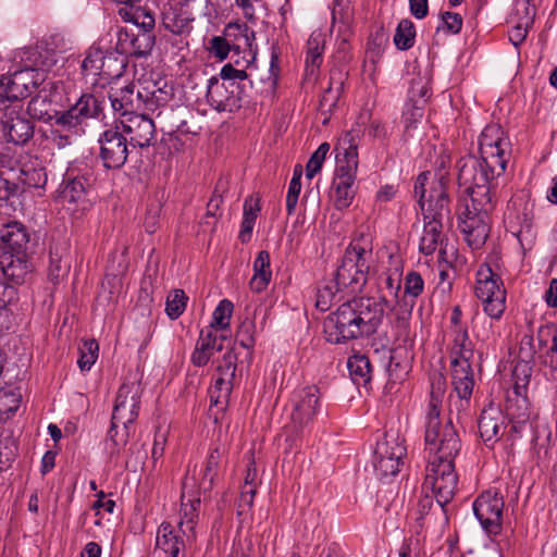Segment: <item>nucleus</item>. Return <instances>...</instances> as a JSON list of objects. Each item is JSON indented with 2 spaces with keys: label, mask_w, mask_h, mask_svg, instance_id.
Returning a JSON list of instances; mask_svg holds the SVG:
<instances>
[{
  "label": "nucleus",
  "mask_w": 557,
  "mask_h": 557,
  "mask_svg": "<svg viewBox=\"0 0 557 557\" xmlns=\"http://www.w3.org/2000/svg\"><path fill=\"white\" fill-rule=\"evenodd\" d=\"M429 172H422L418 175L416 182H414V196L418 197V202L420 205V208L422 210V213H424V209H426L429 197L425 198L426 193V183L429 178Z\"/></svg>",
  "instance_id": "62"
},
{
  "label": "nucleus",
  "mask_w": 557,
  "mask_h": 557,
  "mask_svg": "<svg viewBox=\"0 0 557 557\" xmlns=\"http://www.w3.org/2000/svg\"><path fill=\"white\" fill-rule=\"evenodd\" d=\"M0 126L5 141L16 146L27 144L34 136V124L16 110L4 111L0 117Z\"/></svg>",
  "instance_id": "19"
},
{
  "label": "nucleus",
  "mask_w": 557,
  "mask_h": 557,
  "mask_svg": "<svg viewBox=\"0 0 557 557\" xmlns=\"http://www.w3.org/2000/svg\"><path fill=\"white\" fill-rule=\"evenodd\" d=\"M122 133L128 135L129 145L147 148L156 140V125L151 117L141 113L127 115L120 121Z\"/></svg>",
  "instance_id": "20"
},
{
  "label": "nucleus",
  "mask_w": 557,
  "mask_h": 557,
  "mask_svg": "<svg viewBox=\"0 0 557 557\" xmlns=\"http://www.w3.org/2000/svg\"><path fill=\"white\" fill-rule=\"evenodd\" d=\"M234 380L218 375L210 388V400L213 405L226 404L233 389Z\"/></svg>",
  "instance_id": "52"
},
{
  "label": "nucleus",
  "mask_w": 557,
  "mask_h": 557,
  "mask_svg": "<svg viewBox=\"0 0 557 557\" xmlns=\"http://www.w3.org/2000/svg\"><path fill=\"white\" fill-rule=\"evenodd\" d=\"M223 35L227 41L232 44L233 50L239 53L242 50L248 49L252 55H256L253 42L256 39L255 32L247 24L240 22H230L226 24Z\"/></svg>",
  "instance_id": "29"
},
{
  "label": "nucleus",
  "mask_w": 557,
  "mask_h": 557,
  "mask_svg": "<svg viewBox=\"0 0 557 557\" xmlns=\"http://www.w3.org/2000/svg\"><path fill=\"white\" fill-rule=\"evenodd\" d=\"M451 385L457 394V400L451 399L449 413L453 414V407L457 408V418L460 419L461 409L469 405L474 387V375L471 362L450 361Z\"/></svg>",
  "instance_id": "17"
},
{
  "label": "nucleus",
  "mask_w": 557,
  "mask_h": 557,
  "mask_svg": "<svg viewBox=\"0 0 557 557\" xmlns=\"http://www.w3.org/2000/svg\"><path fill=\"white\" fill-rule=\"evenodd\" d=\"M213 362L216 363L218 375L232 380L235 379V372L237 368V354L235 352V349L232 345L226 347L223 356L221 358H216Z\"/></svg>",
  "instance_id": "50"
},
{
  "label": "nucleus",
  "mask_w": 557,
  "mask_h": 557,
  "mask_svg": "<svg viewBox=\"0 0 557 557\" xmlns=\"http://www.w3.org/2000/svg\"><path fill=\"white\" fill-rule=\"evenodd\" d=\"M53 121L54 125L58 126L60 131H72L74 133H77L78 126L83 123V120L74 112L72 107L63 112L57 110V115Z\"/></svg>",
  "instance_id": "55"
},
{
  "label": "nucleus",
  "mask_w": 557,
  "mask_h": 557,
  "mask_svg": "<svg viewBox=\"0 0 557 557\" xmlns=\"http://www.w3.org/2000/svg\"><path fill=\"white\" fill-rule=\"evenodd\" d=\"M300 190L301 182L297 181V178H292L286 195V211L288 215L295 212Z\"/></svg>",
  "instance_id": "63"
},
{
  "label": "nucleus",
  "mask_w": 557,
  "mask_h": 557,
  "mask_svg": "<svg viewBox=\"0 0 557 557\" xmlns=\"http://www.w3.org/2000/svg\"><path fill=\"white\" fill-rule=\"evenodd\" d=\"M27 113L32 119L52 123L57 115V109L46 91H39L30 99L27 106Z\"/></svg>",
  "instance_id": "35"
},
{
  "label": "nucleus",
  "mask_w": 557,
  "mask_h": 557,
  "mask_svg": "<svg viewBox=\"0 0 557 557\" xmlns=\"http://www.w3.org/2000/svg\"><path fill=\"white\" fill-rule=\"evenodd\" d=\"M443 28L451 34H458L462 26V17L458 13L445 12L442 14Z\"/></svg>",
  "instance_id": "64"
},
{
  "label": "nucleus",
  "mask_w": 557,
  "mask_h": 557,
  "mask_svg": "<svg viewBox=\"0 0 557 557\" xmlns=\"http://www.w3.org/2000/svg\"><path fill=\"white\" fill-rule=\"evenodd\" d=\"M100 151L99 158L108 170H119L127 161L128 141L120 126L115 125L106 129L98 139Z\"/></svg>",
  "instance_id": "14"
},
{
  "label": "nucleus",
  "mask_w": 557,
  "mask_h": 557,
  "mask_svg": "<svg viewBox=\"0 0 557 557\" xmlns=\"http://www.w3.org/2000/svg\"><path fill=\"white\" fill-rule=\"evenodd\" d=\"M141 395L143 388L137 381L124 382L120 386L112 412L114 423L121 422L126 428L136 421L139 414Z\"/></svg>",
  "instance_id": "15"
},
{
  "label": "nucleus",
  "mask_w": 557,
  "mask_h": 557,
  "mask_svg": "<svg viewBox=\"0 0 557 557\" xmlns=\"http://www.w3.org/2000/svg\"><path fill=\"white\" fill-rule=\"evenodd\" d=\"M469 196V201L458 213V227L467 244L473 248L482 247L488 237V214L495 208L496 184H459Z\"/></svg>",
  "instance_id": "5"
},
{
  "label": "nucleus",
  "mask_w": 557,
  "mask_h": 557,
  "mask_svg": "<svg viewBox=\"0 0 557 557\" xmlns=\"http://www.w3.org/2000/svg\"><path fill=\"white\" fill-rule=\"evenodd\" d=\"M338 79H335V73H331L329 86L324 89L320 98L319 110L324 115L331 113L332 110L336 107L343 91V81L341 73H338Z\"/></svg>",
  "instance_id": "40"
},
{
  "label": "nucleus",
  "mask_w": 557,
  "mask_h": 557,
  "mask_svg": "<svg viewBox=\"0 0 557 557\" xmlns=\"http://www.w3.org/2000/svg\"><path fill=\"white\" fill-rule=\"evenodd\" d=\"M108 97L112 109L119 112L123 119L136 113V110L141 109L139 89L135 92V85L133 83L124 87L111 88Z\"/></svg>",
  "instance_id": "25"
},
{
  "label": "nucleus",
  "mask_w": 557,
  "mask_h": 557,
  "mask_svg": "<svg viewBox=\"0 0 557 557\" xmlns=\"http://www.w3.org/2000/svg\"><path fill=\"white\" fill-rule=\"evenodd\" d=\"M359 135L354 131L347 132L339 141L344 150L343 159H338V166L333 182L335 189L334 205L336 209L348 208L355 197L354 184L358 170Z\"/></svg>",
  "instance_id": "8"
},
{
  "label": "nucleus",
  "mask_w": 557,
  "mask_h": 557,
  "mask_svg": "<svg viewBox=\"0 0 557 557\" xmlns=\"http://www.w3.org/2000/svg\"><path fill=\"white\" fill-rule=\"evenodd\" d=\"M451 335L450 361L471 362L474 356V348L470 341L468 329H459L457 332H453Z\"/></svg>",
  "instance_id": "36"
},
{
  "label": "nucleus",
  "mask_w": 557,
  "mask_h": 557,
  "mask_svg": "<svg viewBox=\"0 0 557 557\" xmlns=\"http://www.w3.org/2000/svg\"><path fill=\"white\" fill-rule=\"evenodd\" d=\"M480 158L468 154L457 162L458 184L491 183L505 171L511 153V143L498 124H488L479 137Z\"/></svg>",
  "instance_id": "1"
},
{
  "label": "nucleus",
  "mask_w": 557,
  "mask_h": 557,
  "mask_svg": "<svg viewBox=\"0 0 557 557\" xmlns=\"http://www.w3.org/2000/svg\"><path fill=\"white\" fill-rule=\"evenodd\" d=\"M188 297L183 289L172 290L165 302V312L171 320H176L186 309Z\"/></svg>",
  "instance_id": "51"
},
{
  "label": "nucleus",
  "mask_w": 557,
  "mask_h": 557,
  "mask_svg": "<svg viewBox=\"0 0 557 557\" xmlns=\"http://www.w3.org/2000/svg\"><path fill=\"white\" fill-rule=\"evenodd\" d=\"M448 185V175L441 173L430 187L428 206L423 213V235L419 245L420 251L425 256L432 255L440 248V259L442 260H446L443 228L445 222H449L451 216Z\"/></svg>",
  "instance_id": "6"
},
{
  "label": "nucleus",
  "mask_w": 557,
  "mask_h": 557,
  "mask_svg": "<svg viewBox=\"0 0 557 557\" xmlns=\"http://www.w3.org/2000/svg\"><path fill=\"white\" fill-rule=\"evenodd\" d=\"M403 460L395 458L379 457L377 454L373 456V467L380 478L393 476L399 472V467Z\"/></svg>",
  "instance_id": "56"
},
{
  "label": "nucleus",
  "mask_w": 557,
  "mask_h": 557,
  "mask_svg": "<svg viewBox=\"0 0 557 557\" xmlns=\"http://www.w3.org/2000/svg\"><path fill=\"white\" fill-rule=\"evenodd\" d=\"M99 352V345L95 339L85 341L79 347L78 367L82 371H88L96 362Z\"/></svg>",
  "instance_id": "54"
},
{
  "label": "nucleus",
  "mask_w": 557,
  "mask_h": 557,
  "mask_svg": "<svg viewBox=\"0 0 557 557\" xmlns=\"http://www.w3.org/2000/svg\"><path fill=\"white\" fill-rule=\"evenodd\" d=\"M249 74L244 70L235 69L231 63L223 65L220 72V82L242 84L243 81L247 79Z\"/></svg>",
  "instance_id": "61"
},
{
  "label": "nucleus",
  "mask_w": 557,
  "mask_h": 557,
  "mask_svg": "<svg viewBox=\"0 0 557 557\" xmlns=\"http://www.w3.org/2000/svg\"><path fill=\"white\" fill-rule=\"evenodd\" d=\"M71 50V41L61 34H51L40 41L28 53V60L42 72H49L60 62L64 54Z\"/></svg>",
  "instance_id": "13"
},
{
  "label": "nucleus",
  "mask_w": 557,
  "mask_h": 557,
  "mask_svg": "<svg viewBox=\"0 0 557 557\" xmlns=\"http://www.w3.org/2000/svg\"><path fill=\"white\" fill-rule=\"evenodd\" d=\"M172 97L173 88L166 83L160 86L158 82H152L139 89L141 108L151 112L165 106Z\"/></svg>",
  "instance_id": "30"
},
{
  "label": "nucleus",
  "mask_w": 557,
  "mask_h": 557,
  "mask_svg": "<svg viewBox=\"0 0 557 557\" xmlns=\"http://www.w3.org/2000/svg\"><path fill=\"white\" fill-rule=\"evenodd\" d=\"M21 395L14 392L0 393V414L10 417L16 412L20 407Z\"/></svg>",
  "instance_id": "58"
},
{
  "label": "nucleus",
  "mask_w": 557,
  "mask_h": 557,
  "mask_svg": "<svg viewBox=\"0 0 557 557\" xmlns=\"http://www.w3.org/2000/svg\"><path fill=\"white\" fill-rule=\"evenodd\" d=\"M381 301L371 297H359L342 304L324 320L325 338L332 344L369 336L376 332L383 318Z\"/></svg>",
  "instance_id": "2"
},
{
  "label": "nucleus",
  "mask_w": 557,
  "mask_h": 557,
  "mask_svg": "<svg viewBox=\"0 0 557 557\" xmlns=\"http://www.w3.org/2000/svg\"><path fill=\"white\" fill-rule=\"evenodd\" d=\"M164 28L174 35H188L193 29L194 15L184 10L169 4L164 7L161 14Z\"/></svg>",
  "instance_id": "27"
},
{
  "label": "nucleus",
  "mask_w": 557,
  "mask_h": 557,
  "mask_svg": "<svg viewBox=\"0 0 557 557\" xmlns=\"http://www.w3.org/2000/svg\"><path fill=\"white\" fill-rule=\"evenodd\" d=\"M347 367L355 384L368 387L371 381L372 366L364 355H354L348 358Z\"/></svg>",
  "instance_id": "37"
},
{
  "label": "nucleus",
  "mask_w": 557,
  "mask_h": 557,
  "mask_svg": "<svg viewBox=\"0 0 557 557\" xmlns=\"http://www.w3.org/2000/svg\"><path fill=\"white\" fill-rule=\"evenodd\" d=\"M121 422H115L114 419H111V426L108 431L107 438V447L110 450L111 455H117L122 447H124L128 441L129 436V426L122 425L120 428Z\"/></svg>",
  "instance_id": "46"
},
{
  "label": "nucleus",
  "mask_w": 557,
  "mask_h": 557,
  "mask_svg": "<svg viewBox=\"0 0 557 557\" xmlns=\"http://www.w3.org/2000/svg\"><path fill=\"white\" fill-rule=\"evenodd\" d=\"M104 57L106 51L97 45L90 46L84 53L81 62V75L92 86L98 84V77L101 76Z\"/></svg>",
  "instance_id": "32"
},
{
  "label": "nucleus",
  "mask_w": 557,
  "mask_h": 557,
  "mask_svg": "<svg viewBox=\"0 0 557 557\" xmlns=\"http://www.w3.org/2000/svg\"><path fill=\"white\" fill-rule=\"evenodd\" d=\"M29 233L24 224L13 221L0 230V253L25 256L29 250Z\"/></svg>",
  "instance_id": "24"
},
{
  "label": "nucleus",
  "mask_w": 557,
  "mask_h": 557,
  "mask_svg": "<svg viewBox=\"0 0 557 557\" xmlns=\"http://www.w3.org/2000/svg\"><path fill=\"white\" fill-rule=\"evenodd\" d=\"M126 65L127 63L124 57L106 52L104 64L101 70L100 78L107 83L119 78L124 73Z\"/></svg>",
  "instance_id": "47"
},
{
  "label": "nucleus",
  "mask_w": 557,
  "mask_h": 557,
  "mask_svg": "<svg viewBox=\"0 0 557 557\" xmlns=\"http://www.w3.org/2000/svg\"><path fill=\"white\" fill-rule=\"evenodd\" d=\"M223 457V451L220 448H214L210 451L202 475V486L205 491L212 488L215 478L220 470V463Z\"/></svg>",
  "instance_id": "48"
},
{
  "label": "nucleus",
  "mask_w": 557,
  "mask_h": 557,
  "mask_svg": "<svg viewBox=\"0 0 557 557\" xmlns=\"http://www.w3.org/2000/svg\"><path fill=\"white\" fill-rule=\"evenodd\" d=\"M457 483L458 475L455 471V458L428 456L422 488L430 490L434 494L436 504L442 509L453 499Z\"/></svg>",
  "instance_id": "9"
},
{
  "label": "nucleus",
  "mask_w": 557,
  "mask_h": 557,
  "mask_svg": "<svg viewBox=\"0 0 557 557\" xmlns=\"http://www.w3.org/2000/svg\"><path fill=\"white\" fill-rule=\"evenodd\" d=\"M329 151H330V145L327 143H323L311 154V157L306 165L307 178L311 180L317 173L320 172Z\"/></svg>",
  "instance_id": "57"
},
{
  "label": "nucleus",
  "mask_w": 557,
  "mask_h": 557,
  "mask_svg": "<svg viewBox=\"0 0 557 557\" xmlns=\"http://www.w3.org/2000/svg\"><path fill=\"white\" fill-rule=\"evenodd\" d=\"M372 257V243L369 236L360 234L346 248L344 257L335 273L336 292L350 288L359 290L366 283Z\"/></svg>",
  "instance_id": "7"
},
{
  "label": "nucleus",
  "mask_w": 557,
  "mask_h": 557,
  "mask_svg": "<svg viewBox=\"0 0 557 557\" xmlns=\"http://www.w3.org/2000/svg\"><path fill=\"white\" fill-rule=\"evenodd\" d=\"M354 18V8L349 0H334L332 8V23L342 24L345 28H349Z\"/></svg>",
  "instance_id": "53"
},
{
  "label": "nucleus",
  "mask_w": 557,
  "mask_h": 557,
  "mask_svg": "<svg viewBox=\"0 0 557 557\" xmlns=\"http://www.w3.org/2000/svg\"><path fill=\"white\" fill-rule=\"evenodd\" d=\"M208 50L211 54H213L220 61H223L227 58L231 50H233L232 44H230L226 37L223 36H214L209 40Z\"/></svg>",
  "instance_id": "59"
},
{
  "label": "nucleus",
  "mask_w": 557,
  "mask_h": 557,
  "mask_svg": "<svg viewBox=\"0 0 557 557\" xmlns=\"http://www.w3.org/2000/svg\"><path fill=\"white\" fill-rule=\"evenodd\" d=\"M424 281L417 271H409L404 278V292L397 301L401 313L411 314L416 299L423 293Z\"/></svg>",
  "instance_id": "31"
},
{
  "label": "nucleus",
  "mask_w": 557,
  "mask_h": 557,
  "mask_svg": "<svg viewBox=\"0 0 557 557\" xmlns=\"http://www.w3.org/2000/svg\"><path fill=\"white\" fill-rule=\"evenodd\" d=\"M433 495L424 494L421 495L417 506L413 510L414 519L418 522L419 527H423V520L424 518L430 513L431 509L433 508L434 502H433Z\"/></svg>",
  "instance_id": "60"
},
{
  "label": "nucleus",
  "mask_w": 557,
  "mask_h": 557,
  "mask_svg": "<svg viewBox=\"0 0 557 557\" xmlns=\"http://www.w3.org/2000/svg\"><path fill=\"white\" fill-rule=\"evenodd\" d=\"M406 447L403 440L397 434L386 433L382 441H379L374 454L379 457L395 458L403 460L406 456Z\"/></svg>",
  "instance_id": "41"
},
{
  "label": "nucleus",
  "mask_w": 557,
  "mask_h": 557,
  "mask_svg": "<svg viewBox=\"0 0 557 557\" xmlns=\"http://www.w3.org/2000/svg\"><path fill=\"white\" fill-rule=\"evenodd\" d=\"M63 184L61 197L69 202H78L85 197L88 180L84 176H74L67 172Z\"/></svg>",
  "instance_id": "39"
},
{
  "label": "nucleus",
  "mask_w": 557,
  "mask_h": 557,
  "mask_svg": "<svg viewBox=\"0 0 557 557\" xmlns=\"http://www.w3.org/2000/svg\"><path fill=\"white\" fill-rule=\"evenodd\" d=\"M290 420L297 430L309 425L318 414L321 401L315 385L305 386L293 394Z\"/></svg>",
  "instance_id": "16"
},
{
  "label": "nucleus",
  "mask_w": 557,
  "mask_h": 557,
  "mask_svg": "<svg viewBox=\"0 0 557 557\" xmlns=\"http://www.w3.org/2000/svg\"><path fill=\"white\" fill-rule=\"evenodd\" d=\"M233 308L234 306L228 299L221 300L212 313L211 323L203 330H212V333H218L219 331L224 332L228 330Z\"/></svg>",
  "instance_id": "43"
},
{
  "label": "nucleus",
  "mask_w": 557,
  "mask_h": 557,
  "mask_svg": "<svg viewBox=\"0 0 557 557\" xmlns=\"http://www.w3.org/2000/svg\"><path fill=\"white\" fill-rule=\"evenodd\" d=\"M18 182L25 188H42L47 183V174L44 169L23 166L20 171Z\"/></svg>",
  "instance_id": "49"
},
{
  "label": "nucleus",
  "mask_w": 557,
  "mask_h": 557,
  "mask_svg": "<svg viewBox=\"0 0 557 557\" xmlns=\"http://www.w3.org/2000/svg\"><path fill=\"white\" fill-rule=\"evenodd\" d=\"M272 271L270 253L261 250L253 261V276L249 282L250 289L255 293L263 292L271 282Z\"/></svg>",
  "instance_id": "34"
},
{
  "label": "nucleus",
  "mask_w": 557,
  "mask_h": 557,
  "mask_svg": "<svg viewBox=\"0 0 557 557\" xmlns=\"http://www.w3.org/2000/svg\"><path fill=\"white\" fill-rule=\"evenodd\" d=\"M324 42L321 34H311L307 41L306 66L313 72L323 61Z\"/></svg>",
  "instance_id": "45"
},
{
  "label": "nucleus",
  "mask_w": 557,
  "mask_h": 557,
  "mask_svg": "<svg viewBox=\"0 0 557 557\" xmlns=\"http://www.w3.org/2000/svg\"><path fill=\"white\" fill-rule=\"evenodd\" d=\"M446 391V381L441 373L431 376L430 400L425 411L424 444L428 456L456 458L461 441L451 419L441 420L442 403Z\"/></svg>",
  "instance_id": "3"
},
{
  "label": "nucleus",
  "mask_w": 557,
  "mask_h": 557,
  "mask_svg": "<svg viewBox=\"0 0 557 557\" xmlns=\"http://www.w3.org/2000/svg\"><path fill=\"white\" fill-rule=\"evenodd\" d=\"M475 295L482 300L488 317L495 320L502 318L506 309V289L500 276L488 264H481L476 271Z\"/></svg>",
  "instance_id": "10"
},
{
  "label": "nucleus",
  "mask_w": 557,
  "mask_h": 557,
  "mask_svg": "<svg viewBox=\"0 0 557 557\" xmlns=\"http://www.w3.org/2000/svg\"><path fill=\"white\" fill-rule=\"evenodd\" d=\"M201 504V492L196 486L194 478H186L182 485L181 521L178 529L168 522L158 528L154 552H161L166 557H184V550L196 539L195 525Z\"/></svg>",
  "instance_id": "4"
},
{
  "label": "nucleus",
  "mask_w": 557,
  "mask_h": 557,
  "mask_svg": "<svg viewBox=\"0 0 557 557\" xmlns=\"http://www.w3.org/2000/svg\"><path fill=\"white\" fill-rule=\"evenodd\" d=\"M103 100L92 94H83L72 106L74 112L84 121L96 119L102 111Z\"/></svg>",
  "instance_id": "42"
},
{
  "label": "nucleus",
  "mask_w": 557,
  "mask_h": 557,
  "mask_svg": "<svg viewBox=\"0 0 557 557\" xmlns=\"http://www.w3.org/2000/svg\"><path fill=\"white\" fill-rule=\"evenodd\" d=\"M416 27L414 24L408 20H401L395 30L394 44L397 49L401 51L409 50L414 45Z\"/></svg>",
  "instance_id": "44"
},
{
  "label": "nucleus",
  "mask_w": 557,
  "mask_h": 557,
  "mask_svg": "<svg viewBox=\"0 0 557 557\" xmlns=\"http://www.w3.org/2000/svg\"><path fill=\"white\" fill-rule=\"evenodd\" d=\"M478 428L481 438L486 445H493L503 435L505 419L502 412L494 409H484L478 420Z\"/></svg>",
  "instance_id": "26"
},
{
  "label": "nucleus",
  "mask_w": 557,
  "mask_h": 557,
  "mask_svg": "<svg viewBox=\"0 0 557 557\" xmlns=\"http://www.w3.org/2000/svg\"><path fill=\"white\" fill-rule=\"evenodd\" d=\"M154 44L156 35L151 32L124 27L117 33L116 49L123 54L146 57L151 52Z\"/></svg>",
  "instance_id": "22"
},
{
  "label": "nucleus",
  "mask_w": 557,
  "mask_h": 557,
  "mask_svg": "<svg viewBox=\"0 0 557 557\" xmlns=\"http://www.w3.org/2000/svg\"><path fill=\"white\" fill-rule=\"evenodd\" d=\"M0 269L2 278L11 281L13 284H22L30 272L32 264L28 255L22 257L0 253Z\"/></svg>",
  "instance_id": "28"
},
{
  "label": "nucleus",
  "mask_w": 557,
  "mask_h": 557,
  "mask_svg": "<svg viewBox=\"0 0 557 557\" xmlns=\"http://www.w3.org/2000/svg\"><path fill=\"white\" fill-rule=\"evenodd\" d=\"M66 247L64 245L50 246L48 276L54 284L59 283L69 273L70 264L63 262Z\"/></svg>",
  "instance_id": "38"
},
{
  "label": "nucleus",
  "mask_w": 557,
  "mask_h": 557,
  "mask_svg": "<svg viewBox=\"0 0 557 557\" xmlns=\"http://www.w3.org/2000/svg\"><path fill=\"white\" fill-rule=\"evenodd\" d=\"M245 97V86L242 84L220 82L216 76L208 79L206 98L211 108L219 112L237 111Z\"/></svg>",
  "instance_id": "12"
},
{
  "label": "nucleus",
  "mask_w": 557,
  "mask_h": 557,
  "mask_svg": "<svg viewBox=\"0 0 557 557\" xmlns=\"http://www.w3.org/2000/svg\"><path fill=\"white\" fill-rule=\"evenodd\" d=\"M505 500L497 490L490 488L482 492L473 502V512L483 530L496 536L503 529Z\"/></svg>",
  "instance_id": "11"
},
{
  "label": "nucleus",
  "mask_w": 557,
  "mask_h": 557,
  "mask_svg": "<svg viewBox=\"0 0 557 557\" xmlns=\"http://www.w3.org/2000/svg\"><path fill=\"white\" fill-rule=\"evenodd\" d=\"M120 15L124 22L133 25V29L154 33L156 16L147 7L131 5L125 10H121Z\"/></svg>",
  "instance_id": "33"
},
{
  "label": "nucleus",
  "mask_w": 557,
  "mask_h": 557,
  "mask_svg": "<svg viewBox=\"0 0 557 557\" xmlns=\"http://www.w3.org/2000/svg\"><path fill=\"white\" fill-rule=\"evenodd\" d=\"M232 345L231 338L225 334L212 333V330H201L190 360L196 367H205L214 355Z\"/></svg>",
  "instance_id": "23"
},
{
  "label": "nucleus",
  "mask_w": 557,
  "mask_h": 557,
  "mask_svg": "<svg viewBox=\"0 0 557 557\" xmlns=\"http://www.w3.org/2000/svg\"><path fill=\"white\" fill-rule=\"evenodd\" d=\"M36 66H26L10 75H1L2 86L9 102L24 99L39 85V72Z\"/></svg>",
  "instance_id": "18"
},
{
  "label": "nucleus",
  "mask_w": 557,
  "mask_h": 557,
  "mask_svg": "<svg viewBox=\"0 0 557 557\" xmlns=\"http://www.w3.org/2000/svg\"><path fill=\"white\" fill-rule=\"evenodd\" d=\"M539 358L548 380H557V329L553 324L537 330Z\"/></svg>",
  "instance_id": "21"
}]
</instances>
